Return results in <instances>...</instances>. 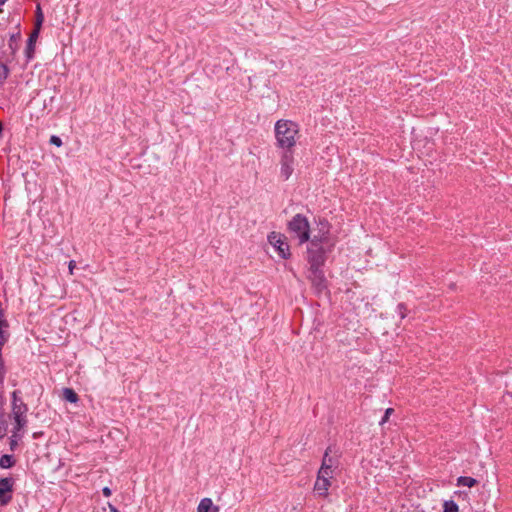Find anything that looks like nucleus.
I'll return each mask as SVG.
<instances>
[{
    "instance_id": "f257e3e1",
    "label": "nucleus",
    "mask_w": 512,
    "mask_h": 512,
    "mask_svg": "<svg viewBox=\"0 0 512 512\" xmlns=\"http://www.w3.org/2000/svg\"><path fill=\"white\" fill-rule=\"evenodd\" d=\"M299 132L298 124L290 120H278L275 124V137L277 144L284 151H291L296 144Z\"/></svg>"
},
{
    "instance_id": "f03ea898",
    "label": "nucleus",
    "mask_w": 512,
    "mask_h": 512,
    "mask_svg": "<svg viewBox=\"0 0 512 512\" xmlns=\"http://www.w3.org/2000/svg\"><path fill=\"white\" fill-rule=\"evenodd\" d=\"M288 232L303 244L310 239V225L308 219L302 214H296L287 224Z\"/></svg>"
},
{
    "instance_id": "7ed1b4c3",
    "label": "nucleus",
    "mask_w": 512,
    "mask_h": 512,
    "mask_svg": "<svg viewBox=\"0 0 512 512\" xmlns=\"http://www.w3.org/2000/svg\"><path fill=\"white\" fill-rule=\"evenodd\" d=\"M307 278L316 294L328 291V282L321 268H309Z\"/></svg>"
},
{
    "instance_id": "20e7f679",
    "label": "nucleus",
    "mask_w": 512,
    "mask_h": 512,
    "mask_svg": "<svg viewBox=\"0 0 512 512\" xmlns=\"http://www.w3.org/2000/svg\"><path fill=\"white\" fill-rule=\"evenodd\" d=\"M338 465H339V456L337 454V451L334 450V448L332 446H329L325 450V453H324V456L322 459V464H321V467L318 472H319V474L333 476V472L338 467Z\"/></svg>"
},
{
    "instance_id": "39448f33",
    "label": "nucleus",
    "mask_w": 512,
    "mask_h": 512,
    "mask_svg": "<svg viewBox=\"0 0 512 512\" xmlns=\"http://www.w3.org/2000/svg\"><path fill=\"white\" fill-rule=\"evenodd\" d=\"M269 243L276 249L278 255L282 259L290 257L289 245L286 242V237L282 234L271 232L268 236Z\"/></svg>"
},
{
    "instance_id": "423d86ee",
    "label": "nucleus",
    "mask_w": 512,
    "mask_h": 512,
    "mask_svg": "<svg viewBox=\"0 0 512 512\" xmlns=\"http://www.w3.org/2000/svg\"><path fill=\"white\" fill-rule=\"evenodd\" d=\"M326 250L324 247H307V261L309 268H322L326 261Z\"/></svg>"
},
{
    "instance_id": "0eeeda50",
    "label": "nucleus",
    "mask_w": 512,
    "mask_h": 512,
    "mask_svg": "<svg viewBox=\"0 0 512 512\" xmlns=\"http://www.w3.org/2000/svg\"><path fill=\"white\" fill-rule=\"evenodd\" d=\"M21 39L20 32L11 34L7 46L2 51L1 59L5 62H11L14 60L16 52L19 49V42Z\"/></svg>"
},
{
    "instance_id": "6e6552de",
    "label": "nucleus",
    "mask_w": 512,
    "mask_h": 512,
    "mask_svg": "<svg viewBox=\"0 0 512 512\" xmlns=\"http://www.w3.org/2000/svg\"><path fill=\"white\" fill-rule=\"evenodd\" d=\"M13 486V478H0V506L8 505L12 500Z\"/></svg>"
},
{
    "instance_id": "1a4fd4ad",
    "label": "nucleus",
    "mask_w": 512,
    "mask_h": 512,
    "mask_svg": "<svg viewBox=\"0 0 512 512\" xmlns=\"http://www.w3.org/2000/svg\"><path fill=\"white\" fill-rule=\"evenodd\" d=\"M293 154L292 151H284L281 158V176L287 180L293 173Z\"/></svg>"
},
{
    "instance_id": "9d476101",
    "label": "nucleus",
    "mask_w": 512,
    "mask_h": 512,
    "mask_svg": "<svg viewBox=\"0 0 512 512\" xmlns=\"http://www.w3.org/2000/svg\"><path fill=\"white\" fill-rule=\"evenodd\" d=\"M322 228L320 229L318 234L313 235L311 239H309V245L312 247H323V244L328 243V234L329 228L327 223L320 222Z\"/></svg>"
},
{
    "instance_id": "9b49d317",
    "label": "nucleus",
    "mask_w": 512,
    "mask_h": 512,
    "mask_svg": "<svg viewBox=\"0 0 512 512\" xmlns=\"http://www.w3.org/2000/svg\"><path fill=\"white\" fill-rule=\"evenodd\" d=\"M332 477V475H324L318 473L316 482L314 484V491L317 492L319 496H327V491L331 485L330 479Z\"/></svg>"
},
{
    "instance_id": "f8f14e48",
    "label": "nucleus",
    "mask_w": 512,
    "mask_h": 512,
    "mask_svg": "<svg viewBox=\"0 0 512 512\" xmlns=\"http://www.w3.org/2000/svg\"><path fill=\"white\" fill-rule=\"evenodd\" d=\"M27 413L10 414L8 417L13 418L14 427L12 429L13 434L22 435L24 434V428L27 425Z\"/></svg>"
},
{
    "instance_id": "ddd939ff",
    "label": "nucleus",
    "mask_w": 512,
    "mask_h": 512,
    "mask_svg": "<svg viewBox=\"0 0 512 512\" xmlns=\"http://www.w3.org/2000/svg\"><path fill=\"white\" fill-rule=\"evenodd\" d=\"M20 390H14L12 392V411L11 414L27 413L28 406L23 402L20 397Z\"/></svg>"
},
{
    "instance_id": "4468645a",
    "label": "nucleus",
    "mask_w": 512,
    "mask_h": 512,
    "mask_svg": "<svg viewBox=\"0 0 512 512\" xmlns=\"http://www.w3.org/2000/svg\"><path fill=\"white\" fill-rule=\"evenodd\" d=\"M38 35H39V30H38V28H35L27 40V44H26V48H25V55H26L28 61L34 57L35 42L38 38Z\"/></svg>"
},
{
    "instance_id": "2eb2a0df",
    "label": "nucleus",
    "mask_w": 512,
    "mask_h": 512,
    "mask_svg": "<svg viewBox=\"0 0 512 512\" xmlns=\"http://www.w3.org/2000/svg\"><path fill=\"white\" fill-rule=\"evenodd\" d=\"M220 508L213 504L211 498H203L197 507V512H219Z\"/></svg>"
},
{
    "instance_id": "dca6fc26",
    "label": "nucleus",
    "mask_w": 512,
    "mask_h": 512,
    "mask_svg": "<svg viewBox=\"0 0 512 512\" xmlns=\"http://www.w3.org/2000/svg\"><path fill=\"white\" fill-rule=\"evenodd\" d=\"M16 463V460L13 455L4 454L0 457V468L9 469L13 467Z\"/></svg>"
},
{
    "instance_id": "f3484780",
    "label": "nucleus",
    "mask_w": 512,
    "mask_h": 512,
    "mask_svg": "<svg viewBox=\"0 0 512 512\" xmlns=\"http://www.w3.org/2000/svg\"><path fill=\"white\" fill-rule=\"evenodd\" d=\"M63 399L70 403H77L79 397L77 393L72 388H64L63 389Z\"/></svg>"
},
{
    "instance_id": "a211bd4d",
    "label": "nucleus",
    "mask_w": 512,
    "mask_h": 512,
    "mask_svg": "<svg viewBox=\"0 0 512 512\" xmlns=\"http://www.w3.org/2000/svg\"><path fill=\"white\" fill-rule=\"evenodd\" d=\"M476 484H477V480L470 476H460L457 479L458 486L473 487Z\"/></svg>"
},
{
    "instance_id": "6ab92c4d",
    "label": "nucleus",
    "mask_w": 512,
    "mask_h": 512,
    "mask_svg": "<svg viewBox=\"0 0 512 512\" xmlns=\"http://www.w3.org/2000/svg\"><path fill=\"white\" fill-rule=\"evenodd\" d=\"M7 63L2 59L0 60V85L4 84L10 72Z\"/></svg>"
},
{
    "instance_id": "aec40b11",
    "label": "nucleus",
    "mask_w": 512,
    "mask_h": 512,
    "mask_svg": "<svg viewBox=\"0 0 512 512\" xmlns=\"http://www.w3.org/2000/svg\"><path fill=\"white\" fill-rule=\"evenodd\" d=\"M443 512H459L458 505L453 500L445 501L443 504Z\"/></svg>"
},
{
    "instance_id": "412c9836",
    "label": "nucleus",
    "mask_w": 512,
    "mask_h": 512,
    "mask_svg": "<svg viewBox=\"0 0 512 512\" xmlns=\"http://www.w3.org/2000/svg\"><path fill=\"white\" fill-rule=\"evenodd\" d=\"M22 437H23L22 435H17V434L12 433V435L10 437V441H9V447H10L11 451H14L17 448L18 442H19V440L22 439Z\"/></svg>"
},
{
    "instance_id": "4be33fe9",
    "label": "nucleus",
    "mask_w": 512,
    "mask_h": 512,
    "mask_svg": "<svg viewBox=\"0 0 512 512\" xmlns=\"http://www.w3.org/2000/svg\"><path fill=\"white\" fill-rule=\"evenodd\" d=\"M43 21H44V16H43L41 7L38 4L37 8H36V27L35 28H38V30H39Z\"/></svg>"
},
{
    "instance_id": "5701e85b",
    "label": "nucleus",
    "mask_w": 512,
    "mask_h": 512,
    "mask_svg": "<svg viewBox=\"0 0 512 512\" xmlns=\"http://www.w3.org/2000/svg\"><path fill=\"white\" fill-rule=\"evenodd\" d=\"M10 334L6 330H0V349L3 348L8 341Z\"/></svg>"
},
{
    "instance_id": "b1692460",
    "label": "nucleus",
    "mask_w": 512,
    "mask_h": 512,
    "mask_svg": "<svg viewBox=\"0 0 512 512\" xmlns=\"http://www.w3.org/2000/svg\"><path fill=\"white\" fill-rule=\"evenodd\" d=\"M0 427L8 428V420L2 406H0Z\"/></svg>"
},
{
    "instance_id": "393cba45",
    "label": "nucleus",
    "mask_w": 512,
    "mask_h": 512,
    "mask_svg": "<svg viewBox=\"0 0 512 512\" xmlns=\"http://www.w3.org/2000/svg\"><path fill=\"white\" fill-rule=\"evenodd\" d=\"M406 311H407V308L403 303H399L397 305V313H398L400 319H404L406 317V315H407Z\"/></svg>"
},
{
    "instance_id": "a878e982",
    "label": "nucleus",
    "mask_w": 512,
    "mask_h": 512,
    "mask_svg": "<svg viewBox=\"0 0 512 512\" xmlns=\"http://www.w3.org/2000/svg\"><path fill=\"white\" fill-rule=\"evenodd\" d=\"M49 143L52 144V145H55L57 147H60L63 144L61 138L59 136H56V135H52L50 137Z\"/></svg>"
},
{
    "instance_id": "bb28decb",
    "label": "nucleus",
    "mask_w": 512,
    "mask_h": 512,
    "mask_svg": "<svg viewBox=\"0 0 512 512\" xmlns=\"http://www.w3.org/2000/svg\"><path fill=\"white\" fill-rule=\"evenodd\" d=\"M393 409L392 408H388L386 409L385 413H384V416L382 417L381 421H380V424H384L385 422L388 421L389 419V416L393 413Z\"/></svg>"
},
{
    "instance_id": "cd10ccee",
    "label": "nucleus",
    "mask_w": 512,
    "mask_h": 512,
    "mask_svg": "<svg viewBox=\"0 0 512 512\" xmlns=\"http://www.w3.org/2000/svg\"><path fill=\"white\" fill-rule=\"evenodd\" d=\"M9 327L7 319L0 320V330H5Z\"/></svg>"
},
{
    "instance_id": "c85d7f7f",
    "label": "nucleus",
    "mask_w": 512,
    "mask_h": 512,
    "mask_svg": "<svg viewBox=\"0 0 512 512\" xmlns=\"http://www.w3.org/2000/svg\"><path fill=\"white\" fill-rule=\"evenodd\" d=\"M102 493H103V495H104L105 497H109V496H111L112 491H111V489H110L109 487H104V488L102 489Z\"/></svg>"
},
{
    "instance_id": "c756f323",
    "label": "nucleus",
    "mask_w": 512,
    "mask_h": 512,
    "mask_svg": "<svg viewBox=\"0 0 512 512\" xmlns=\"http://www.w3.org/2000/svg\"><path fill=\"white\" fill-rule=\"evenodd\" d=\"M7 432L8 428L0 427V439H3L7 435Z\"/></svg>"
},
{
    "instance_id": "7c9ffc66",
    "label": "nucleus",
    "mask_w": 512,
    "mask_h": 512,
    "mask_svg": "<svg viewBox=\"0 0 512 512\" xmlns=\"http://www.w3.org/2000/svg\"><path fill=\"white\" fill-rule=\"evenodd\" d=\"M75 267H76V262H75L74 260H71V261L69 262V265H68V268H69V272H70V274H72V273H73V270H74V268H75Z\"/></svg>"
},
{
    "instance_id": "2f4dec72",
    "label": "nucleus",
    "mask_w": 512,
    "mask_h": 512,
    "mask_svg": "<svg viewBox=\"0 0 512 512\" xmlns=\"http://www.w3.org/2000/svg\"><path fill=\"white\" fill-rule=\"evenodd\" d=\"M4 369V359L2 357V349H0V370Z\"/></svg>"
},
{
    "instance_id": "473e14b6",
    "label": "nucleus",
    "mask_w": 512,
    "mask_h": 512,
    "mask_svg": "<svg viewBox=\"0 0 512 512\" xmlns=\"http://www.w3.org/2000/svg\"><path fill=\"white\" fill-rule=\"evenodd\" d=\"M40 435H42V432H35L33 433V438H38Z\"/></svg>"
},
{
    "instance_id": "72a5a7b5",
    "label": "nucleus",
    "mask_w": 512,
    "mask_h": 512,
    "mask_svg": "<svg viewBox=\"0 0 512 512\" xmlns=\"http://www.w3.org/2000/svg\"><path fill=\"white\" fill-rule=\"evenodd\" d=\"M110 506V509H111V512H119L114 506H112L111 504L109 505Z\"/></svg>"
},
{
    "instance_id": "f704fd0d",
    "label": "nucleus",
    "mask_w": 512,
    "mask_h": 512,
    "mask_svg": "<svg viewBox=\"0 0 512 512\" xmlns=\"http://www.w3.org/2000/svg\"><path fill=\"white\" fill-rule=\"evenodd\" d=\"M3 133V124L0 122V138L2 137Z\"/></svg>"
},
{
    "instance_id": "c9c22d12",
    "label": "nucleus",
    "mask_w": 512,
    "mask_h": 512,
    "mask_svg": "<svg viewBox=\"0 0 512 512\" xmlns=\"http://www.w3.org/2000/svg\"><path fill=\"white\" fill-rule=\"evenodd\" d=\"M7 0H0V5H3Z\"/></svg>"
},
{
    "instance_id": "e433bc0d",
    "label": "nucleus",
    "mask_w": 512,
    "mask_h": 512,
    "mask_svg": "<svg viewBox=\"0 0 512 512\" xmlns=\"http://www.w3.org/2000/svg\"><path fill=\"white\" fill-rule=\"evenodd\" d=\"M54 100V96H51L50 97V102H52Z\"/></svg>"
}]
</instances>
